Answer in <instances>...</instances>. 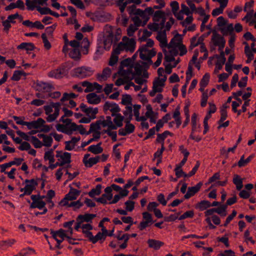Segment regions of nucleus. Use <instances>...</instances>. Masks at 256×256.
Segmentation results:
<instances>
[{
    "label": "nucleus",
    "instance_id": "f257e3e1",
    "mask_svg": "<svg viewBox=\"0 0 256 256\" xmlns=\"http://www.w3.org/2000/svg\"><path fill=\"white\" fill-rule=\"evenodd\" d=\"M62 122L65 124H58L56 125L57 130L69 136L71 135L73 132L76 131L77 124L74 122H72L71 119L66 118L62 120Z\"/></svg>",
    "mask_w": 256,
    "mask_h": 256
},
{
    "label": "nucleus",
    "instance_id": "f03ea898",
    "mask_svg": "<svg viewBox=\"0 0 256 256\" xmlns=\"http://www.w3.org/2000/svg\"><path fill=\"white\" fill-rule=\"evenodd\" d=\"M138 52H140V58L141 60L148 61L150 64H152V58L156 54V52L154 48L148 50V48L142 46L139 48Z\"/></svg>",
    "mask_w": 256,
    "mask_h": 256
},
{
    "label": "nucleus",
    "instance_id": "7ed1b4c3",
    "mask_svg": "<svg viewBox=\"0 0 256 256\" xmlns=\"http://www.w3.org/2000/svg\"><path fill=\"white\" fill-rule=\"evenodd\" d=\"M67 74L66 64H64L60 65L58 68L51 70L49 72L48 76L50 78H62L64 76Z\"/></svg>",
    "mask_w": 256,
    "mask_h": 256
},
{
    "label": "nucleus",
    "instance_id": "20e7f679",
    "mask_svg": "<svg viewBox=\"0 0 256 256\" xmlns=\"http://www.w3.org/2000/svg\"><path fill=\"white\" fill-rule=\"evenodd\" d=\"M74 72L76 76L84 78L91 76L94 73V70L90 68L82 66L75 68Z\"/></svg>",
    "mask_w": 256,
    "mask_h": 256
},
{
    "label": "nucleus",
    "instance_id": "39448f33",
    "mask_svg": "<svg viewBox=\"0 0 256 256\" xmlns=\"http://www.w3.org/2000/svg\"><path fill=\"white\" fill-rule=\"evenodd\" d=\"M142 218L144 220L140 222L138 228L140 230H142L146 227L152 224L154 221L152 220V216L148 212H144L142 213Z\"/></svg>",
    "mask_w": 256,
    "mask_h": 256
},
{
    "label": "nucleus",
    "instance_id": "423d86ee",
    "mask_svg": "<svg viewBox=\"0 0 256 256\" xmlns=\"http://www.w3.org/2000/svg\"><path fill=\"white\" fill-rule=\"evenodd\" d=\"M44 123L45 121L42 118H38L36 120L22 122V124H24V126H27L28 130H32V128H38L42 126Z\"/></svg>",
    "mask_w": 256,
    "mask_h": 256
},
{
    "label": "nucleus",
    "instance_id": "0eeeda50",
    "mask_svg": "<svg viewBox=\"0 0 256 256\" xmlns=\"http://www.w3.org/2000/svg\"><path fill=\"white\" fill-rule=\"evenodd\" d=\"M202 185V182H199L197 184L194 186L188 187V192L184 196V199H188L190 197L194 196L196 193H197L200 190L201 186Z\"/></svg>",
    "mask_w": 256,
    "mask_h": 256
},
{
    "label": "nucleus",
    "instance_id": "6e6552de",
    "mask_svg": "<svg viewBox=\"0 0 256 256\" xmlns=\"http://www.w3.org/2000/svg\"><path fill=\"white\" fill-rule=\"evenodd\" d=\"M88 102L91 104H98L101 101L100 97L94 92H91L86 96Z\"/></svg>",
    "mask_w": 256,
    "mask_h": 256
},
{
    "label": "nucleus",
    "instance_id": "1a4fd4ad",
    "mask_svg": "<svg viewBox=\"0 0 256 256\" xmlns=\"http://www.w3.org/2000/svg\"><path fill=\"white\" fill-rule=\"evenodd\" d=\"M30 198L32 200L30 206V208H38L42 209L45 207L46 202L44 201L38 200V199H36V196L34 195H32Z\"/></svg>",
    "mask_w": 256,
    "mask_h": 256
},
{
    "label": "nucleus",
    "instance_id": "9d476101",
    "mask_svg": "<svg viewBox=\"0 0 256 256\" xmlns=\"http://www.w3.org/2000/svg\"><path fill=\"white\" fill-rule=\"evenodd\" d=\"M182 38L181 34L177 33L174 36L171 40L169 44H168V48H176L182 42Z\"/></svg>",
    "mask_w": 256,
    "mask_h": 256
},
{
    "label": "nucleus",
    "instance_id": "9b49d317",
    "mask_svg": "<svg viewBox=\"0 0 256 256\" xmlns=\"http://www.w3.org/2000/svg\"><path fill=\"white\" fill-rule=\"evenodd\" d=\"M36 90L42 92H49L52 90L54 89L52 85L50 84L40 82L38 83L36 86Z\"/></svg>",
    "mask_w": 256,
    "mask_h": 256
},
{
    "label": "nucleus",
    "instance_id": "f8f14e48",
    "mask_svg": "<svg viewBox=\"0 0 256 256\" xmlns=\"http://www.w3.org/2000/svg\"><path fill=\"white\" fill-rule=\"evenodd\" d=\"M38 185V182L36 181L30 184H26L24 188H20V192H24V194H28V195H30L32 194V192L36 190Z\"/></svg>",
    "mask_w": 256,
    "mask_h": 256
},
{
    "label": "nucleus",
    "instance_id": "ddd939ff",
    "mask_svg": "<svg viewBox=\"0 0 256 256\" xmlns=\"http://www.w3.org/2000/svg\"><path fill=\"white\" fill-rule=\"evenodd\" d=\"M125 38L128 40V41L125 42L126 50L133 52L134 51L136 48V41L134 38H128L126 36H124L122 40H124Z\"/></svg>",
    "mask_w": 256,
    "mask_h": 256
},
{
    "label": "nucleus",
    "instance_id": "4468645a",
    "mask_svg": "<svg viewBox=\"0 0 256 256\" xmlns=\"http://www.w3.org/2000/svg\"><path fill=\"white\" fill-rule=\"evenodd\" d=\"M70 192L66 196L70 200H76L78 196L80 194L81 191L73 188L70 185Z\"/></svg>",
    "mask_w": 256,
    "mask_h": 256
},
{
    "label": "nucleus",
    "instance_id": "2eb2a0df",
    "mask_svg": "<svg viewBox=\"0 0 256 256\" xmlns=\"http://www.w3.org/2000/svg\"><path fill=\"white\" fill-rule=\"evenodd\" d=\"M96 216L95 214H80L76 218V220H80L82 223L84 222H92V220Z\"/></svg>",
    "mask_w": 256,
    "mask_h": 256
},
{
    "label": "nucleus",
    "instance_id": "dca6fc26",
    "mask_svg": "<svg viewBox=\"0 0 256 256\" xmlns=\"http://www.w3.org/2000/svg\"><path fill=\"white\" fill-rule=\"evenodd\" d=\"M147 242L150 248H153L155 250H159L164 244L162 242L154 239H149Z\"/></svg>",
    "mask_w": 256,
    "mask_h": 256
},
{
    "label": "nucleus",
    "instance_id": "f3484780",
    "mask_svg": "<svg viewBox=\"0 0 256 256\" xmlns=\"http://www.w3.org/2000/svg\"><path fill=\"white\" fill-rule=\"evenodd\" d=\"M110 68L106 67L103 70L102 74H98L96 77L99 80H105L110 76Z\"/></svg>",
    "mask_w": 256,
    "mask_h": 256
},
{
    "label": "nucleus",
    "instance_id": "a211bd4d",
    "mask_svg": "<svg viewBox=\"0 0 256 256\" xmlns=\"http://www.w3.org/2000/svg\"><path fill=\"white\" fill-rule=\"evenodd\" d=\"M212 34V41L214 46L220 45L222 40H225L224 38L218 34L216 30L213 31Z\"/></svg>",
    "mask_w": 256,
    "mask_h": 256
},
{
    "label": "nucleus",
    "instance_id": "6ab92c4d",
    "mask_svg": "<svg viewBox=\"0 0 256 256\" xmlns=\"http://www.w3.org/2000/svg\"><path fill=\"white\" fill-rule=\"evenodd\" d=\"M102 142H100L96 145H92L88 148V150L96 154H100L103 152V148L100 146Z\"/></svg>",
    "mask_w": 256,
    "mask_h": 256
},
{
    "label": "nucleus",
    "instance_id": "aec40b11",
    "mask_svg": "<svg viewBox=\"0 0 256 256\" xmlns=\"http://www.w3.org/2000/svg\"><path fill=\"white\" fill-rule=\"evenodd\" d=\"M35 48L34 44L32 42H22L17 46L18 50H26L27 51L33 50Z\"/></svg>",
    "mask_w": 256,
    "mask_h": 256
},
{
    "label": "nucleus",
    "instance_id": "412c9836",
    "mask_svg": "<svg viewBox=\"0 0 256 256\" xmlns=\"http://www.w3.org/2000/svg\"><path fill=\"white\" fill-rule=\"evenodd\" d=\"M210 206H211L210 202L206 200L200 201L195 206L196 208L199 209L201 211L204 210Z\"/></svg>",
    "mask_w": 256,
    "mask_h": 256
},
{
    "label": "nucleus",
    "instance_id": "4be33fe9",
    "mask_svg": "<svg viewBox=\"0 0 256 256\" xmlns=\"http://www.w3.org/2000/svg\"><path fill=\"white\" fill-rule=\"evenodd\" d=\"M90 42L88 38H84L81 42L80 47L82 52L84 54H86L88 52V48L90 47Z\"/></svg>",
    "mask_w": 256,
    "mask_h": 256
},
{
    "label": "nucleus",
    "instance_id": "5701e85b",
    "mask_svg": "<svg viewBox=\"0 0 256 256\" xmlns=\"http://www.w3.org/2000/svg\"><path fill=\"white\" fill-rule=\"evenodd\" d=\"M156 38L164 46H168L167 44V40L166 34V30H164L163 32H159L158 34V35L156 37Z\"/></svg>",
    "mask_w": 256,
    "mask_h": 256
},
{
    "label": "nucleus",
    "instance_id": "b1692460",
    "mask_svg": "<svg viewBox=\"0 0 256 256\" xmlns=\"http://www.w3.org/2000/svg\"><path fill=\"white\" fill-rule=\"evenodd\" d=\"M233 182L236 186L238 190H240L243 187L242 179L238 174H235L234 176Z\"/></svg>",
    "mask_w": 256,
    "mask_h": 256
},
{
    "label": "nucleus",
    "instance_id": "393cba45",
    "mask_svg": "<svg viewBox=\"0 0 256 256\" xmlns=\"http://www.w3.org/2000/svg\"><path fill=\"white\" fill-rule=\"evenodd\" d=\"M130 234H125L122 236V237L118 236V240H124V242L120 245V249H124L128 246V242L130 238Z\"/></svg>",
    "mask_w": 256,
    "mask_h": 256
},
{
    "label": "nucleus",
    "instance_id": "a878e982",
    "mask_svg": "<svg viewBox=\"0 0 256 256\" xmlns=\"http://www.w3.org/2000/svg\"><path fill=\"white\" fill-rule=\"evenodd\" d=\"M102 185L100 184H98L95 188H92L88 194L90 198H94L95 196H99L102 192Z\"/></svg>",
    "mask_w": 256,
    "mask_h": 256
},
{
    "label": "nucleus",
    "instance_id": "bb28decb",
    "mask_svg": "<svg viewBox=\"0 0 256 256\" xmlns=\"http://www.w3.org/2000/svg\"><path fill=\"white\" fill-rule=\"evenodd\" d=\"M166 16V13L162 10L156 11L153 16L152 20L154 22H158L160 18H162Z\"/></svg>",
    "mask_w": 256,
    "mask_h": 256
},
{
    "label": "nucleus",
    "instance_id": "cd10ccee",
    "mask_svg": "<svg viewBox=\"0 0 256 256\" xmlns=\"http://www.w3.org/2000/svg\"><path fill=\"white\" fill-rule=\"evenodd\" d=\"M100 158V156H96L95 158H90L88 161L84 162V165L86 167L90 168L93 165L97 164L99 162Z\"/></svg>",
    "mask_w": 256,
    "mask_h": 256
},
{
    "label": "nucleus",
    "instance_id": "c85d7f7f",
    "mask_svg": "<svg viewBox=\"0 0 256 256\" xmlns=\"http://www.w3.org/2000/svg\"><path fill=\"white\" fill-rule=\"evenodd\" d=\"M132 98L130 95V94H123L122 96V100L121 102V104L123 105L126 106L128 105H132Z\"/></svg>",
    "mask_w": 256,
    "mask_h": 256
},
{
    "label": "nucleus",
    "instance_id": "c756f323",
    "mask_svg": "<svg viewBox=\"0 0 256 256\" xmlns=\"http://www.w3.org/2000/svg\"><path fill=\"white\" fill-rule=\"evenodd\" d=\"M70 56L76 60H80L81 54L78 48H73L69 53Z\"/></svg>",
    "mask_w": 256,
    "mask_h": 256
},
{
    "label": "nucleus",
    "instance_id": "7c9ffc66",
    "mask_svg": "<svg viewBox=\"0 0 256 256\" xmlns=\"http://www.w3.org/2000/svg\"><path fill=\"white\" fill-rule=\"evenodd\" d=\"M81 85L82 86L86 87V88L84 90L86 93L92 92L94 90V84H92L88 81H84L82 82Z\"/></svg>",
    "mask_w": 256,
    "mask_h": 256
},
{
    "label": "nucleus",
    "instance_id": "2f4dec72",
    "mask_svg": "<svg viewBox=\"0 0 256 256\" xmlns=\"http://www.w3.org/2000/svg\"><path fill=\"white\" fill-rule=\"evenodd\" d=\"M100 123L98 120H97L94 123H92L90 125V128L88 132H86V134H89L93 132L98 131L100 129Z\"/></svg>",
    "mask_w": 256,
    "mask_h": 256
},
{
    "label": "nucleus",
    "instance_id": "473e14b6",
    "mask_svg": "<svg viewBox=\"0 0 256 256\" xmlns=\"http://www.w3.org/2000/svg\"><path fill=\"white\" fill-rule=\"evenodd\" d=\"M78 96V95L76 94L73 92H71L70 94H68L66 92H64L63 94L62 97L60 99V101L62 102H64L66 100H71V98H74Z\"/></svg>",
    "mask_w": 256,
    "mask_h": 256
},
{
    "label": "nucleus",
    "instance_id": "72a5a7b5",
    "mask_svg": "<svg viewBox=\"0 0 256 256\" xmlns=\"http://www.w3.org/2000/svg\"><path fill=\"white\" fill-rule=\"evenodd\" d=\"M124 120V116H122L120 114H118L114 119V124L118 127H122L123 125L122 122Z\"/></svg>",
    "mask_w": 256,
    "mask_h": 256
},
{
    "label": "nucleus",
    "instance_id": "f704fd0d",
    "mask_svg": "<svg viewBox=\"0 0 256 256\" xmlns=\"http://www.w3.org/2000/svg\"><path fill=\"white\" fill-rule=\"evenodd\" d=\"M60 159L62 161L60 162H64V164H70L71 162V154L68 152H64L62 155L60 156Z\"/></svg>",
    "mask_w": 256,
    "mask_h": 256
},
{
    "label": "nucleus",
    "instance_id": "c9c22d12",
    "mask_svg": "<svg viewBox=\"0 0 256 256\" xmlns=\"http://www.w3.org/2000/svg\"><path fill=\"white\" fill-rule=\"evenodd\" d=\"M215 208V212L221 216H224L226 215V210L227 208L226 206L223 204L220 207L214 208Z\"/></svg>",
    "mask_w": 256,
    "mask_h": 256
},
{
    "label": "nucleus",
    "instance_id": "e433bc0d",
    "mask_svg": "<svg viewBox=\"0 0 256 256\" xmlns=\"http://www.w3.org/2000/svg\"><path fill=\"white\" fill-rule=\"evenodd\" d=\"M135 70V74L141 76L143 70L142 66L140 61L136 62L133 66Z\"/></svg>",
    "mask_w": 256,
    "mask_h": 256
},
{
    "label": "nucleus",
    "instance_id": "4c0bfd02",
    "mask_svg": "<svg viewBox=\"0 0 256 256\" xmlns=\"http://www.w3.org/2000/svg\"><path fill=\"white\" fill-rule=\"evenodd\" d=\"M83 205V203L79 200L76 202H71L68 205V207H73V210H76L81 208Z\"/></svg>",
    "mask_w": 256,
    "mask_h": 256
},
{
    "label": "nucleus",
    "instance_id": "58836bf2",
    "mask_svg": "<svg viewBox=\"0 0 256 256\" xmlns=\"http://www.w3.org/2000/svg\"><path fill=\"white\" fill-rule=\"evenodd\" d=\"M31 142L34 146V148H40L43 145L42 142L36 136H32Z\"/></svg>",
    "mask_w": 256,
    "mask_h": 256
},
{
    "label": "nucleus",
    "instance_id": "ea45409f",
    "mask_svg": "<svg viewBox=\"0 0 256 256\" xmlns=\"http://www.w3.org/2000/svg\"><path fill=\"white\" fill-rule=\"evenodd\" d=\"M123 68L124 67L122 66H120L118 74L120 76H124V79L125 80L130 81L131 80H132L133 78H130L128 76L126 70H124Z\"/></svg>",
    "mask_w": 256,
    "mask_h": 256
},
{
    "label": "nucleus",
    "instance_id": "a19ab883",
    "mask_svg": "<svg viewBox=\"0 0 256 256\" xmlns=\"http://www.w3.org/2000/svg\"><path fill=\"white\" fill-rule=\"evenodd\" d=\"M210 78V76L209 74H205L203 76L202 79L200 80V84L202 85V86H206L208 84Z\"/></svg>",
    "mask_w": 256,
    "mask_h": 256
},
{
    "label": "nucleus",
    "instance_id": "79ce46f5",
    "mask_svg": "<svg viewBox=\"0 0 256 256\" xmlns=\"http://www.w3.org/2000/svg\"><path fill=\"white\" fill-rule=\"evenodd\" d=\"M42 40L43 43L44 44V46L47 50H50L51 48V44L48 40L46 34L44 33L42 34Z\"/></svg>",
    "mask_w": 256,
    "mask_h": 256
},
{
    "label": "nucleus",
    "instance_id": "37998d69",
    "mask_svg": "<svg viewBox=\"0 0 256 256\" xmlns=\"http://www.w3.org/2000/svg\"><path fill=\"white\" fill-rule=\"evenodd\" d=\"M37 10L41 14H50L51 10L48 7L41 8L40 6H36Z\"/></svg>",
    "mask_w": 256,
    "mask_h": 256
},
{
    "label": "nucleus",
    "instance_id": "c03bdc74",
    "mask_svg": "<svg viewBox=\"0 0 256 256\" xmlns=\"http://www.w3.org/2000/svg\"><path fill=\"white\" fill-rule=\"evenodd\" d=\"M135 202L132 200H127L125 202L124 204L126 205V209L128 212H132L134 208Z\"/></svg>",
    "mask_w": 256,
    "mask_h": 256
},
{
    "label": "nucleus",
    "instance_id": "a18cd8bd",
    "mask_svg": "<svg viewBox=\"0 0 256 256\" xmlns=\"http://www.w3.org/2000/svg\"><path fill=\"white\" fill-rule=\"evenodd\" d=\"M114 34L112 33H110L106 38L104 40V45L106 46L107 44L110 46L113 42Z\"/></svg>",
    "mask_w": 256,
    "mask_h": 256
},
{
    "label": "nucleus",
    "instance_id": "49530a36",
    "mask_svg": "<svg viewBox=\"0 0 256 256\" xmlns=\"http://www.w3.org/2000/svg\"><path fill=\"white\" fill-rule=\"evenodd\" d=\"M137 30V26L132 24H130L127 29V34L129 36H133L134 32Z\"/></svg>",
    "mask_w": 256,
    "mask_h": 256
},
{
    "label": "nucleus",
    "instance_id": "de8ad7c7",
    "mask_svg": "<svg viewBox=\"0 0 256 256\" xmlns=\"http://www.w3.org/2000/svg\"><path fill=\"white\" fill-rule=\"evenodd\" d=\"M174 171L176 172V175L177 178H180L182 176H184V177H189L188 176V174L183 172L182 168H178L176 167V168L174 169Z\"/></svg>",
    "mask_w": 256,
    "mask_h": 256
},
{
    "label": "nucleus",
    "instance_id": "09e8293b",
    "mask_svg": "<svg viewBox=\"0 0 256 256\" xmlns=\"http://www.w3.org/2000/svg\"><path fill=\"white\" fill-rule=\"evenodd\" d=\"M225 8L224 5L220 6L219 8H216L212 10V15L215 16L222 14Z\"/></svg>",
    "mask_w": 256,
    "mask_h": 256
},
{
    "label": "nucleus",
    "instance_id": "8fccbe9b",
    "mask_svg": "<svg viewBox=\"0 0 256 256\" xmlns=\"http://www.w3.org/2000/svg\"><path fill=\"white\" fill-rule=\"evenodd\" d=\"M36 1H31L30 0H26V4L27 6V8L28 10H32L36 6Z\"/></svg>",
    "mask_w": 256,
    "mask_h": 256
},
{
    "label": "nucleus",
    "instance_id": "3c124183",
    "mask_svg": "<svg viewBox=\"0 0 256 256\" xmlns=\"http://www.w3.org/2000/svg\"><path fill=\"white\" fill-rule=\"evenodd\" d=\"M236 214L237 212L236 210H233L232 213L227 217L225 222L224 224V226L225 227L234 218V217L236 216Z\"/></svg>",
    "mask_w": 256,
    "mask_h": 256
},
{
    "label": "nucleus",
    "instance_id": "603ef678",
    "mask_svg": "<svg viewBox=\"0 0 256 256\" xmlns=\"http://www.w3.org/2000/svg\"><path fill=\"white\" fill-rule=\"evenodd\" d=\"M70 2L80 9L84 10L85 8L84 5L81 0H70Z\"/></svg>",
    "mask_w": 256,
    "mask_h": 256
},
{
    "label": "nucleus",
    "instance_id": "864d4df0",
    "mask_svg": "<svg viewBox=\"0 0 256 256\" xmlns=\"http://www.w3.org/2000/svg\"><path fill=\"white\" fill-rule=\"evenodd\" d=\"M16 242L15 240L10 239L6 240H3L0 242V246H6L8 247H10Z\"/></svg>",
    "mask_w": 256,
    "mask_h": 256
},
{
    "label": "nucleus",
    "instance_id": "5fc2aeb1",
    "mask_svg": "<svg viewBox=\"0 0 256 256\" xmlns=\"http://www.w3.org/2000/svg\"><path fill=\"white\" fill-rule=\"evenodd\" d=\"M18 148L20 150H28L30 149L31 146L28 142H24L21 143V145Z\"/></svg>",
    "mask_w": 256,
    "mask_h": 256
},
{
    "label": "nucleus",
    "instance_id": "6e6d98bb",
    "mask_svg": "<svg viewBox=\"0 0 256 256\" xmlns=\"http://www.w3.org/2000/svg\"><path fill=\"white\" fill-rule=\"evenodd\" d=\"M180 214V212H178L176 214H171L168 216H165L164 218V220L167 222L174 221L178 218V216Z\"/></svg>",
    "mask_w": 256,
    "mask_h": 256
},
{
    "label": "nucleus",
    "instance_id": "4d7b16f0",
    "mask_svg": "<svg viewBox=\"0 0 256 256\" xmlns=\"http://www.w3.org/2000/svg\"><path fill=\"white\" fill-rule=\"evenodd\" d=\"M197 115L194 113L192 116V132H194L196 130Z\"/></svg>",
    "mask_w": 256,
    "mask_h": 256
},
{
    "label": "nucleus",
    "instance_id": "13d9d810",
    "mask_svg": "<svg viewBox=\"0 0 256 256\" xmlns=\"http://www.w3.org/2000/svg\"><path fill=\"white\" fill-rule=\"evenodd\" d=\"M22 73L20 70H16L11 78V80L14 81H18L20 79Z\"/></svg>",
    "mask_w": 256,
    "mask_h": 256
},
{
    "label": "nucleus",
    "instance_id": "bf43d9fd",
    "mask_svg": "<svg viewBox=\"0 0 256 256\" xmlns=\"http://www.w3.org/2000/svg\"><path fill=\"white\" fill-rule=\"evenodd\" d=\"M52 138L51 136H47L44 138V140H43L44 145L47 147H50L52 146Z\"/></svg>",
    "mask_w": 256,
    "mask_h": 256
},
{
    "label": "nucleus",
    "instance_id": "052dcab7",
    "mask_svg": "<svg viewBox=\"0 0 256 256\" xmlns=\"http://www.w3.org/2000/svg\"><path fill=\"white\" fill-rule=\"evenodd\" d=\"M170 6L173 14H175V12H177L179 9L178 3L176 1H172L170 2Z\"/></svg>",
    "mask_w": 256,
    "mask_h": 256
},
{
    "label": "nucleus",
    "instance_id": "680f3d73",
    "mask_svg": "<svg viewBox=\"0 0 256 256\" xmlns=\"http://www.w3.org/2000/svg\"><path fill=\"white\" fill-rule=\"evenodd\" d=\"M181 8L182 9L180 10L181 12L186 14L188 16L192 14V12H190L189 8L184 4H182Z\"/></svg>",
    "mask_w": 256,
    "mask_h": 256
},
{
    "label": "nucleus",
    "instance_id": "e2e57ef3",
    "mask_svg": "<svg viewBox=\"0 0 256 256\" xmlns=\"http://www.w3.org/2000/svg\"><path fill=\"white\" fill-rule=\"evenodd\" d=\"M148 29L153 32H156L160 28L158 24L156 22L150 23L148 25Z\"/></svg>",
    "mask_w": 256,
    "mask_h": 256
},
{
    "label": "nucleus",
    "instance_id": "0e129e2a",
    "mask_svg": "<svg viewBox=\"0 0 256 256\" xmlns=\"http://www.w3.org/2000/svg\"><path fill=\"white\" fill-rule=\"evenodd\" d=\"M164 84L162 82L161 80L159 78H156L154 80L153 82V86L156 87V88H159V86H164Z\"/></svg>",
    "mask_w": 256,
    "mask_h": 256
},
{
    "label": "nucleus",
    "instance_id": "69168bd1",
    "mask_svg": "<svg viewBox=\"0 0 256 256\" xmlns=\"http://www.w3.org/2000/svg\"><path fill=\"white\" fill-rule=\"evenodd\" d=\"M55 232L58 236L60 237V238H62V240H64V238H70V237L64 233V230L62 228Z\"/></svg>",
    "mask_w": 256,
    "mask_h": 256
},
{
    "label": "nucleus",
    "instance_id": "338daca9",
    "mask_svg": "<svg viewBox=\"0 0 256 256\" xmlns=\"http://www.w3.org/2000/svg\"><path fill=\"white\" fill-rule=\"evenodd\" d=\"M104 240L105 238L103 236V234H101V232H98L96 236H94L93 240H92V243L96 244L98 240Z\"/></svg>",
    "mask_w": 256,
    "mask_h": 256
},
{
    "label": "nucleus",
    "instance_id": "774afa93",
    "mask_svg": "<svg viewBox=\"0 0 256 256\" xmlns=\"http://www.w3.org/2000/svg\"><path fill=\"white\" fill-rule=\"evenodd\" d=\"M126 130V131L128 134L132 133L135 128L134 126L130 123L129 124H126L124 128Z\"/></svg>",
    "mask_w": 256,
    "mask_h": 256
}]
</instances>
